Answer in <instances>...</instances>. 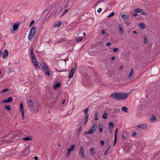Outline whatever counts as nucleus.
Here are the masks:
<instances>
[{
	"mask_svg": "<svg viewBox=\"0 0 160 160\" xmlns=\"http://www.w3.org/2000/svg\"><path fill=\"white\" fill-rule=\"evenodd\" d=\"M40 65L41 67L44 69V67H47V66L45 65L43 62H42L40 64Z\"/></svg>",
	"mask_w": 160,
	"mask_h": 160,
	"instance_id": "36",
	"label": "nucleus"
},
{
	"mask_svg": "<svg viewBox=\"0 0 160 160\" xmlns=\"http://www.w3.org/2000/svg\"><path fill=\"white\" fill-rule=\"evenodd\" d=\"M136 132H134L132 133V135L134 137V136H136Z\"/></svg>",
	"mask_w": 160,
	"mask_h": 160,
	"instance_id": "52",
	"label": "nucleus"
},
{
	"mask_svg": "<svg viewBox=\"0 0 160 160\" xmlns=\"http://www.w3.org/2000/svg\"><path fill=\"white\" fill-rule=\"evenodd\" d=\"M100 143H101V145L102 146H103L104 144V141L103 140H101L100 141Z\"/></svg>",
	"mask_w": 160,
	"mask_h": 160,
	"instance_id": "45",
	"label": "nucleus"
},
{
	"mask_svg": "<svg viewBox=\"0 0 160 160\" xmlns=\"http://www.w3.org/2000/svg\"><path fill=\"white\" fill-rule=\"evenodd\" d=\"M118 128H117L116 130V131H115V136H114L115 137H117V132H118Z\"/></svg>",
	"mask_w": 160,
	"mask_h": 160,
	"instance_id": "47",
	"label": "nucleus"
},
{
	"mask_svg": "<svg viewBox=\"0 0 160 160\" xmlns=\"http://www.w3.org/2000/svg\"><path fill=\"white\" fill-rule=\"evenodd\" d=\"M110 44L111 43L110 42H108L106 43V45H107V46H109L110 45Z\"/></svg>",
	"mask_w": 160,
	"mask_h": 160,
	"instance_id": "56",
	"label": "nucleus"
},
{
	"mask_svg": "<svg viewBox=\"0 0 160 160\" xmlns=\"http://www.w3.org/2000/svg\"><path fill=\"white\" fill-rule=\"evenodd\" d=\"M99 131L100 132H101L102 131L103 127L102 124L101 123H100L98 125Z\"/></svg>",
	"mask_w": 160,
	"mask_h": 160,
	"instance_id": "16",
	"label": "nucleus"
},
{
	"mask_svg": "<svg viewBox=\"0 0 160 160\" xmlns=\"http://www.w3.org/2000/svg\"><path fill=\"white\" fill-rule=\"evenodd\" d=\"M4 108H6L8 111H10L11 110V108L9 105L5 106Z\"/></svg>",
	"mask_w": 160,
	"mask_h": 160,
	"instance_id": "33",
	"label": "nucleus"
},
{
	"mask_svg": "<svg viewBox=\"0 0 160 160\" xmlns=\"http://www.w3.org/2000/svg\"><path fill=\"white\" fill-rule=\"evenodd\" d=\"M38 157L37 156H35L34 157V158L36 159V160H38Z\"/></svg>",
	"mask_w": 160,
	"mask_h": 160,
	"instance_id": "63",
	"label": "nucleus"
},
{
	"mask_svg": "<svg viewBox=\"0 0 160 160\" xmlns=\"http://www.w3.org/2000/svg\"><path fill=\"white\" fill-rule=\"evenodd\" d=\"M150 120L152 122H154L156 121V118L153 115L152 117L151 118Z\"/></svg>",
	"mask_w": 160,
	"mask_h": 160,
	"instance_id": "32",
	"label": "nucleus"
},
{
	"mask_svg": "<svg viewBox=\"0 0 160 160\" xmlns=\"http://www.w3.org/2000/svg\"><path fill=\"white\" fill-rule=\"evenodd\" d=\"M28 102L29 103V105L30 106L32 107H33L34 106L33 103L31 99H29L28 100Z\"/></svg>",
	"mask_w": 160,
	"mask_h": 160,
	"instance_id": "23",
	"label": "nucleus"
},
{
	"mask_svg": "<svg viewBox=\"0 0 160 160\" xmlns=\"http://www.w3.org/2000/svg\"><path fill=\"white\" fill-rule=\"evenodd\" d=\"M19 26V24L18 23V22H17L16 24H14L12 27L13 30L16 31L17 30V29L18 28Z\"/></svg>",
	"mask_w": 160,
	"mask_h": 160,
	"instance_id": "11",
	"label": "nucleus"
},
{
	"mask_svg": "<svg viewBox=\"0 0 160 160\" xmlns=\"http://www.w3.org/2000/svg\"><path fill=\"white\" fill-rule=\"evenodd\" d=\"M121 109L124 111L126 112H128V109L127 108L125 107H122Z\"/></svg>",
	"mask_w": 160,
	"mask_h": 160,
	"instance_id": "27",
	"label": "nucleus"
},
{
	"mask_svg": "<svg viewBox=\"0 0 160 160\" xmlns=\"http://www.w3.org/2000/svg\"><path fill=\"white\" fill-rule=\"evenodd\" d=\"M122 20L127 21V19L128 18L129 16L128 15L124 14L122 16Z\"/></svg>",
	"mask_w": 160,
	"mask_h": 160,
	"instance_id": "14",
	"label": "nucleus"
},
{
	"mask_svg": "<svg viewBox=\"0 0 160 160\" xmlns=\"http://www.w3.org/2000/svg\"><path fill=\"white\" fill-rule=\"evenodd\" d=\"M79 155L81 158H84L85 157L84 149L83 147L82 146H81L79 149Z\"/></svg>",
	"mask_w": 160,
	"mask_h": 160,
	"instance_id": "5",
	"label": "nucleus"
},
{
	"mask_svg": "<svg viewBox=\"0 0 160 160\" xmlns=\"http://www.w3.org/2000/svg\"><path fill=\"white\" fill-rule=\"evenodd\" d=\"M65 99H64V100L62 101V105H63V104H64V102H65Z\"/></svg>",
	"mask_w": 160,
	"mask_h": 160,
	"instance_id": "62",
	"label": "nucleus"
},
{
	"mask_svg": "<svg viewBox=\"0 0 160 160\" xmlns=\"http://www.w3.org/2000/svg\"><path fill=\"white\" fill-rule=\"evenodd\" d=\"M102 10V8H99L98 9L97 12H98V13H99L101 12Z\"/></svg>",
	"mask_w": 160,
	"mask_h": 160,
	"instance_id": "50",
	"label": "nucleus"
},
{
	"mask_svg": "<svg viewBox=\"0 0 160 160\" xmlns=\"http://www.w3.org/2000/svg\"><path fill=\"white\" fill-rule=\"evenodd\" d=\"M138 127L140 128L144 129H145L147 128V125L146 124H142L139 125L138 126Z\"/></svg>",
	"mask_w": 160,
	"mask_h": 160,
	"instance_id": "10",
	"label": "nucleus"
},
{
	"mask_svg": "<svg viewBox=\"0 0 160 160\" xmlns=\"http://www.w3.org/2000/svg\"><path fill=\"white\" fill-rule=\"evenodd\" d=\"M34 34L30 32L29 35L28 36V38L29 39H31L32 38L33 36L34 35Z\"/></svg>",
	"mask_w": 160,
	"mask_h": 160,
	"instance_id": "25",
	"label": "nucleus"
},
{
	"mask_svg": "<svg viewBox=\"0 0 160 160\" xmlns=\"http://www.w3.org/2000/svg\"><path fill=\"white\" fill-rule=\"evenodd\" d=\"M114 14V12H112L108 16V17H110L113 16Z\"/></svg>",
	"mask_w": 160,
	"mask_h": 160,
	"instance_id": "43",
	"label": "nucleus"
},
{
	"mask_svg": "<svg viewBox=\"0 0 160 160\" xmlns=\"http://www.w3.org/2000/svg\"><path fill=\"white\" fill-rule=\"evenodd\" d=\"M75 67V68H72L71 69V70L69 74V76L68 77V78L69 79H70L73 76V74L75 72V71H76V65Z\"/></svg>",
	"mask_w": 160,
	"mask_h": 160,
	"instance_id": "6",
	"label": "nucleus"
},
{
	"mask_svg": "<svg viewBox=\"0 0 160 160\" xmlns=\"http://www.w3.org/2000/svg\"><path fill=\"white\" fill-rule=\"evenodd\" d=\"M24 112H21V113H22V117L23 118V119H24Z\"/></svg>",
	"mask_w": 160,
	"mask_h": 160,
	"instance_id": "55",
	"label": "nucleus"
},
{
	"mask_svg": "<svg viewBox=\"0 0 160 160\" xmlns=\"http://www.w3.org/2000/svg\"><path fill=\"white\" fill-rule=\"evenodd\" d=\"M68 9L65 10V11L62 14L61 16H62L64 15L66 13H67L68 12Z\"/></svg>",
	"mask_w": 160,
	"mask_h": 160,
	"instance_id": "41",
	"label": "nucleus"
},
{
	"mask_svg": "<svg viewBox=\"0 0 160 160\" xmlns=\"http://www.w3.org/2000/svg\"><path fill=\"white\" fill-rule=\"evenodd\" d=\"M61 22H58L55 24V26L56 27H59L61 26Z\"/></svg>",
	"mask_w": 160,
	"mask_h": 160,
	"instance_id": "37",
	"label": "nucleus"
},
{
	"mask_svg": "<svg viewBox=\"0 0 160 160\" xmlns=\"http://www.w3.org/2000/svg\"><path fill=\"white\" fill-rule=\"evenodd\" d=\"M33 48L32 49L30 53L31 57L32 60L35 59L34 53L33 52Z\"/></svg>",
	"mask_w": 160,
	"mask_h": 160,
	"instance_id": "17",
	"label": "nucleus"
},
{
	"mask_svg": "<svg viewBox=\"0 0 160 160\" xmlns=\"http://www.w3.org/2000/svg\"><path fill=\"white\" fill-rule=\"evenodd\" d=\"M139 27L141 29H144L145 28V24L143 22H141L139 24Z\"/></svg>",
	"mask_w": 160,
	"mask_h": 160,
	"instance_id": "22",
	"label": "nucleus"
},
{
	"mask_svg": "<svg viewBox=\"0 0 160 160\" xmlns=\"http://www.w3.org/2000/svg\"><path fill=\"white\" fill-rule=\"evenodd\" d=\"M34 22L35 21L34 20H32L30 22L29 25V27H31L32 25H33V24L34 23Z\"/></svg>",
	"mask_w": 160,
	"mask_h": 160,
	"instance_id": "39",
	"label": "nucleus"
},
{
	"mask_svg": "<svg viewBox=\"0 0 160 160\" xmlns=\"http://www.w3.org/2000/svg\"><path fill=\"white\" fill-rule=\"evenodd\" d=\"M118 28H119V31L121 32V33H123V29L121 24L119 25Z\"/></svg>",
	"mask_w": 160,
	"mask_h": 160,
	"instance_id": "26",
	"label": "nucleus"
},
{
	"mask_svg": "<svg viewBox=\"0 0 160 160\" xmlns=\"http://www.w3.org/2000/svg\"><path fill=\"white\" fill-rule=\"evenodd\" d=\"M88 108H87L85 109L84 111V112L85 113L84 114V122L83 124L84 125H85L87 123L88 121V118L89 117L88 114Z\"/></svg>",
	"mask_w": 160,
	"mask_h": 160,
	"instance_id": "2",
	"label": "nucleus"
},
{
	"mask_svg": "<svg viewBox=\"0 0 160 160\" xmlns=\"http://www.w3.org/2000/svg\"><path fill=\"white\" fill-rule=\"evenodd\" d=\"M8 55V51L7 49H5L4 52L3 54V58H6Z\"/></svg>",
	"mask_w": 160,
	"mask_h": 160,
	"instance_id": "12",
	"label": "nucleus"
},
{
	"mask_svg": "<svg viewBox=\"0 0 160 160\" xmlns=\"http://www.w3.org/2000/svg\"><path fill=\"white\" fill-rule=\"evenodd\" d=\"M119 101L127 98L128 96V94L124 92H119Z\"/></svg>",
	"mask_w": 160,
	"mask_h": 160,
	"instance_id": "1",
	"label": "nucleus"
},
{
	"mask_svg": "<svg viewBox=\"0 0 160 160\" xmlns=\"http://www.w3.org/2000/svg\"><path fill=\"white\" fill-rule=\"evenodd\" d=\"M20 110L21 112H24V110L23 108V105L22 103L20 104Z\"/></svg>",
	"mask_w": 160,
	"mask_h": 160,
	"instance_id": "20",
	"label": "nucleus"
},
{
	"mask_svg": "<svg viewBox=\"0 0 160 160\" xmlns=\"http://www.w3.org/2000/svg\"><path fill=\"white\" fill-rule=\"evenodd\" d=\"M35 31H36V28L35 27L33 26L31 28L30 32L31 33H32L35 34Z\"/></svg>",
	"mask_w": 160,
	"mask_h": 160,
	"instance_id": "21",
	"label": "nucleus"
},
{
	"mask_svg": "<svg viewBox=\"0 0 160 160\" xmlns=\"http://www.w3.org/2000/svg\"><path fill=\"white\" fill-rule=\"evenodd\" d=\"M82 40V39L81 38H77L76 39V40Z\"/></svg>",
	"mask_w": 160,
	"mask_h": 160,
	"instance_id": "54",
	"label": "nucleus"
},
{
	"mask_svg": "<svg viewBox=\"0 0 160 160\" xmlns=\"http://www.w3.org/2000/svg\"><path fill=\"white\" fill-rule=\"evenodd\" d=\"M43 70L45 72V73L46 75L47 76H49L50 75V71L48 69V67H44Z\"/></svg>",
	"mask_w": 160,
	"mask_h": 160,
	"instance_id": "8",
	"label": "nucleus"
},
{
	"mask_svg": "<svg viewBox=\"0 0 160 160\" xmlns=\"http://www.w3.org/2000/svg\"><path fill=\"white\" fill-rule=\"evenodd\" d=\"M8 90V88H5V89H3L2 91V92L3 93H4V92H7Z\"/></svg>",
	"mask_w": 160,
	"mask_h": 160,
	"instance_id": "42",
	"label": "nucleus"
},
{
	"mask_svg": "<svg viewBox=\"0 0 160 160\" xmlns=\"http://www.w3.org/2000/svg\"><path fill=\"white\" fill-rule=\"evenodd\" d=\"M140 14L141 15H145V13H144V11L142 9H141V11L140 12Z\"/></svg>",
	"mask_w": 160,
	"mask_h": 160,
	"instance_id": "44",
	"label": "nucleus"
},
{
	"mask_svg": "<svg viewBox=\"0 0 160 160\" xmlns=\"http://www.w3.org/2000/svg\"><path fill=\"white\" fill-rule=\"evenodd\" d=\"M13 101V98L12 97H10L8 98L7 99H4L2 100L1 103H8L9 102H12Z\"/></svg>",
	"mask_w": 160,
	"mask_h": 160,
	"instance_id": "7",
	"label": "nucleus"
},
{
	"mask_svg": "<svg viewBox=\"0 0 160 160\" xmlns=\"http://www.w3.org/2000/svg\"><path fill=\"white\" fill-rule=\"evenodd\" d=\"M94 148H91L90 150V154L92 156H93L95 154V152L94 151Z\"/></svg>",
	"mask_w": 160,
	"mask_h": 160,
	"instance_id": "18",
	"label": "nucleus"
},
{
	"mask_svg": "<svg viewBox=\"0 0 160 160\" xmlns=\"http://www.w3.org/2000/svg\"><path fill=\"white\" fill-rule=\"evenodd\" d=\"M117 141V137H114V141L113 142V146H115V145L116 144Z\"/></svg>",
	"mask_w": 160,
	"mask_h": 160,
	"instance_id": "38",
	"label": "nucleus"
},
{
	"mask_svg": "<svg viewBox=\"0 0 160 160\" xmlns=\"http://www.w3.org/2000/svg\"><path fill=\"white\" fill-rule=\"evenodd\" d=\"M106 1H107V0H100V1L101 2H105Z\"/></svg>",
	"mask_w": 160,
	"mask_h": 160,
	"instance_id": "60",
	"label": "nucleus"
},
{
	"mask_svg": "<svg viewBox=\"0 0 160 160\" xmlns=\"http://www.w3.org/2000/svg\"><path fill=\"white\" fill-rule=\"evenodd\" d=\"M108 125V128H112L114 127V124L113 123H112V122H110L109 123Z\"/></svg>",
	"mask_w": 160,
	"mask_h": 160,
	"instance_id": "24",
	"label": "nucleus"
},
{
	"mask_svg": "<svg viewBox=\"0 0 160 160\" xmlns=\"http://www.w3.org/2000/svg\"><path fill=\"white\" fill-rule=\"evenodd\" d=\"M60 82L56 83L54 86V88L56 89L60 87Z\"/></svg>",
	"mask_w": 160,
	"mask_h": 160,
	"instance_id": "31",
	"label": "nucleus"
},
{
	"mask_svg": "<svg viewBox=\"0 0 160 160\" xmlns=\"http://www.w3.org/2000/svg\"><path fill=\"white\" fill-rule=\"evenodd\" d=\"M133 32L134 34H138V32L135 31H133Z\"/></svg>",
	"mask_w": 160,
	"mask_h": 160,
	"instance_id": "61",
	"label": "nucleus"
},
{
	"mask_svg": "<svg viewBox=\"0 0 160 160\" xmlns=\"http://www.w3.org/2000/svg\"><path fill=\"white\" fill-rule=\"evenodd\" d=\"M70 153L71 152H69L68 151V152L66 154V156L67 157L68 156L70 155Z\"/></svg>",
	"mask_w": 160,
	"mask_h": 160,
	"instance_id": "51",
	"label": "nucleus"
},
{
	"mask_svg": "<svg viewBox=\"0 0 160 160\" xmlns=\"http://www.w3.org/2000/svg\"><path fill=\"white\" fill-rule=\"evenodd\" d=\"M106 32V31L105 30H102V32H101V33L102 34H104Z\"/></svg>",
	"mask_w": 160,
	"mask_h": 160,
	"instance_id": "53",
	"label": "nucleus"
},
{
	"mask_svg": "<svg viewBox=\"0 0 160 160\" xmlns=\"http://www.w3.org/2000/svg\"><path fill=\"white\" fill-rule=\"evenodd\" d=\"M108 116L107 113L105 112L102 115V118L104 119H106Z\"/></svg>",
	"mask_w": 160,
	"mask_h": 160,
	"instance_id": "28",
	"label": "nucleus"
},
{
	"mask_svg": "<svg viewBox=\"0 0 160 160\" xmlns=\"http://www.w3.org/2000/svg\"><path fill=\"white\" fill-rule=\"evenodd\" d=\"M82 127H80L79 128V129H78V131H79V132H80V131H81V130H82Z\"/></svg>",
	"mask_w": 160,
	"mask_h": 160,
	"instance_id": "58",
	"label": "nucleus"
},
{
	"mask_svg": "<svg viewBox=\"0 0 160 160\" xmlns=\"http://www.w3.org/2000/svg\"><path fill=\"white\" fill-rule=\"evenodd\" d=\"M112 50L113 52H117L118 50V48H114Z\"/></svg>",
	"mask_w": 160,
	"mask_h": 160,
	"instance_id": "48",
	"label": "nucleus"
},
{
	"mask_svg": "<svg viewBox=\"0 0 160 160\" xmlns=\"http://www.w3.org/2000/svg\"><path fill=\"white\" fill-rule=\"evenodd\" d=\"M56 71H57V72H66L67 71V70H57V69H56Z\"/></svg>",
	"mask_w": 160,
	"mask_h": 160,
	"instance_id": "46",
	"label": "nucleus"
},
{
	"mask_svg": "<svg viewBox=\"0 0 160 160\" xmlns=\"http://www.w3.org/2000/svg\"><path fill=\"white\" fill-rule=\"evenodd\" d=\"M97 126L96 123H94L93 126L90 128L88 132V134H91L93 133L97 128Z\"/></svg>",
	"mask_w": 160,
	"mask_h": 160,
	"instance_id": "3",
	"label": "nucleus"
},
{
	"mask_svg": "<svg viewBox=\"0 0 160 160\" xmlns=\"http://www.w3.org/2000/svg\"><path fill=\"white\" fill-rule=\"evenodd\" d=\"M101 2H100V0H98L97 2L95 4L94 6H95L96 5H98V4H99Z\"/></svg>",
	"mask_w": 160,
	"mask_h": 160,
	"instance_id": "49",
	"label": "nucleus"
},
{
	"mask_svg": "<svg viewBox=\"0 0 160 160\" xmlns=\"http://www.w3.org/2000/svg\"><path fill=\"white\" fill-rule=\"evenodd\" d=\"M115 59V58L114 57H112V58H111V60H114Z\"/></svg>",
	"mask_w": 160,
	"mask_h": 160,
	"instance_id": "59",
	"label": "nucleus"
},
{
	"mask_svg": "<svg viewBox=\"0 0 160 160\" xmlns=\"http://www.w3.org/2000/svg\"><path fill=\"white\" fill-rule=\"evenodd\" d=\"M98 111H96L95 113V120H98Z\"/></svg>",
	"mask_w": 160,
	"mask_h": 160,
	"instance_id": "29",
	"label": "nucleus"
},
{
	"mask_svg": "<svg viewBox=\"0 0 160 160\" xmlns=\"http://www.w3.org/2000/svg\"><path fill=\"white\" fill-rule=\"evenodd\" d=\"M8 71L9 72L11 73L12 72H13L14 70L12 68H10L8 69Z\"/></svg>",
	"mask_w": 160,
	"mask_h": 160,
	"instance_id": "40",
	"label": "nucleus"
},
{
	"mask_svg": "<svg viewBox=\"0 0 160 160\" xmlns=\"http://www.w3.org/2000/svg\"><path fill=\"white\" fill-rule=\"evenodd\" d=\"M119 92L112 93L110 95V97L113 99L119 101Z\"/></svg>",
	"mask_w": 160,
	"mask_h": 160,
	"instance_id": "4",
	"label": "nucleus"
},
{
	"mask_svg": "<svg viewBox=\"0 0 160 160\" xmlns=\"http://www.w3.org/2000/svg\"><path fill=\"white\" fill-rule=\"evenodd\" d=\"M72 2H68L67 4V7H68V8H71L72 6Z\"/></svg>",
	"mask_w": 160,
	"mask_h": 160,
	"instance_id": "30",
	"label": "nucleus"
},
{
	"mask_svg": "<svg viewBox=\"0 0 160 160\" xmlns=\"http://www.w3.org/2000/svg\"><path fill=\"white\" fill-rule=\"evenodd\" d=\"M138 15V14L137 13H135L132 14V16L134 17H136Z\"/></svg>",
	"mask_w": 160,
	"mask_h": 160,
	"instance_id": "57",
	"label": "nucleus"
},
{
	"mask_svg": "<svg viewBox=\"0 0 160 160\" xmlns=\"http://www.w3.org/2000/svg\"><path fill=\"white\" fill-rule=\"evenodd\" d=\"M141 8H137L134 10V11L136 12H140L141 11Z\"/></svg>",
	"mask_w": 160,
	"mask_h": 160,
	"instance_id": "35",
	"label": "nucleus"
},
{
	"mask_svg": "<svg viewBox=\"0 0 160 160\" xmlns=\"http://www.w3.org/2000/svg\"><path fill=\"white\" fill-rule=\"evenodd\" d=\"M32 139V137H27L23 139L24 141H29L31 140Z\"/></svg>",
	"mask_w": 160,
	"mask_h": 160,
	"instance_id": "19",
	"label": "nucleus"
},
{
	"mask_svg": "<svg viewBox=\"0 0 160 160\" xmlns=\"http://www.w3.org/2000/svg\"><path fill=\"white\" fill-rule=\"evenodd\" d=\"M75 147V146L74 144L72 145L71 146V147L68 149V151L71 152V151H73L74 150Z\"/></svg>",
	"mask_w": 160,
	"mask_h": 160,
	"instance_id": "15",
	"label": "nucleus"
},
{
	"mask_svg": "<svg viewBox=\"0 0 160 160\" xmlns=\"http://www.w3.org/2000/svg\"><path fill=\"white\" fill-rule=\"evenodd\" d=\"M123 68V66H121V67H120L119 68V70H121V69H122Z\"/></svg>",
	"mask_w": 160,
	"mask_h": 160,
	"instance_id": "64",
	"label": "nucleus"
},
{
	"mask_svg": "<svg viewBox=\"0 0 160 160\" xmlns=\"http://www.w3.org/2000/svg\"><path fill=\"white\" fill-rule=\"evenodd\" d=\"M15 39L16 40L18 39L20 40L21 39V35L20 34L18 35H16L15 37Z\"/></svg>",
	"mask_w": 160,
	"mask_h": 160,
	"instance_id": "34",
	"label": "nucleus"
},
{
	"mask_svg": "<svg viewBox=\"0 0 160 160\" xmlns=\"http://www.w3.org/2000/svg\"><path fill=\"white\" fill-rule=\"evenodd\" d=\"M133 68H132L131 69L130 72L129 73L128 75V78L129 79H131L132 78V76L133 73Z\"/></svg>",
	"mask_w": 160,
	"mask_h": 160,
	"instance_id": "13",
	"label": "nucleus"
},
{
	"mask_svg": "<svg viewBox=\"0 0 160 160\" xmlns=\"http://www.w3.org/2000/svg\"><path fill=\"white\" fill-rule=\"evenodd\" d=\"M32 62L36 68H39L40 66L38 64L35 59L32 60Z\"/></svg>",
	"mask_w": 160,
	"mask_h": 160,
	"instance_id": "9",
	"label": "nucleus"
}]
</instances>
